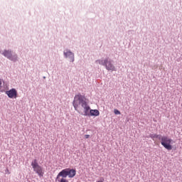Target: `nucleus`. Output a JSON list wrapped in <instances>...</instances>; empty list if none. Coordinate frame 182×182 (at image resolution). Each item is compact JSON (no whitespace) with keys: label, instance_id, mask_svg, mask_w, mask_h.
<instances>
[{"label":"nucleus","instance_id":"1","mask_svg":"<svg viewBox=\"0 0 182 182\" xmlns=\"http://www.w3.org/2000/svg\"><path fill=\"white\" fill-rule=\"evenodd\" d=\"M73 105L75 110L82 116H99L100 114L99 110L90 109V106L86 101V97L81 94H77L74 97Z\"/></svg>","mask_w":182,"mask_h":182},{"label":"nucleus","instance_id":"2","mask_svg":"<svg viewBox=\"0 0 182 182\" xmlns=\"http://www.w3.org/2000/svg\"><path fill=\"white\" fill-rule=\"evenodd\" d=\"M68 176L70 178H73V177L76 176V170L70 168L63 169L57 175V178H59L60 177L66 178Z\"/></svg>","mask_w":182,"mask_h":182},{"label":"nucleus","instance_id":"3","mask_svg":"<svg viewBox=\"0 0 182 182\" xmlns=\"http://www.w3.org/2000/svg\"><path fill=\"white\" fill-rule=\"evenodd\" d=\"M160 140L161 146L166 149V150H173V146L171 145L173 139L167 136H162Z\"/></svg>","mask_w":182,"mask_h":182},{"label":"nucleus","instance_id":"4","mask_svg":"<svg viewBox=\"0 0 182 182\" xmlns=\"http://www.w3.org/2000/svg\"><path fill=\"white\" fill-rule=\"evenodd\" d=\"M32 168H33V171L36 173L40 177H43V168L38 164V161L36 159H34L31 162Z\"/></svg>","mask_w":182,"mask_h":182},{"label":"nucleus","instance_id":"5","mask_svg":"<svg viewBox=\"0 0 182 182\" xmlns=\"http://www.w3.org/2000/svg\"><path fill=\"white\" fill-rule=\"evenodd\" d=\"M96 62L100 65H102V66H105L107 70H112V72L116 70V68L112 64V61H109L108 59H105L104 61L98 60Z\"/></svg>","mask_w":182,"mask_h":182},{"label":"nucleus","instance_id":"6","mask_svg":"<svg viewBox=\"0 0 182 182\" xmlns=\"http://www.w3.org/2000/svg\"><path fill=\"white\" fill-rule=\"evenodd\" d=\"M3 55L4 56H5V58H7V59H9L10 60H18V55L16 54H12V51L11 50H5L3 52Z\"/></svg>","mask_w":182,"mask_h":182},{"label":"nucleus","instance_id":"7","mask_svg":"<svg viewBox=\"0 0 182 182\" xmlns=\"http://www.w3.org/2000/svg\"><path fill=\"white\" fill-rule=\"evenodd\" d=\"M6 94L10 99H16V97H18V92L15 88H12L11 90L6 91Z\"/></svg>","mask_w":182,"mask_h":182},{"label":"nucleus","instance_id":"8","mask_svg":"<svg viewBox=\"0 0 182 182\" xmlns=\"http://www.w3.org/2000/svg\"><path fill=\"white\" fill-rule=\"evenodd\" d=\"M64 55L66 58H70L71 62H73L75 60V55L71 51H64Z\"/></svg>","mask_w":182,"mask_h":182},{"label":"nucleus","instance_id":"9","mask_svg":"<svg viewBox=\"0 0 182 182\" xmlns=\"http://www.w3.org/2000/svg\"><path fill=\"white\" fill-rule=\"evenodd\" d=\"M6 90V87H5V82L4 80L0 79V92H4Z\"/></svg>","mask_w":182,"mask_h":182},{"label":"nucleus","instance_id":"10","mask_svg":"<svg viewBox=\"0 0 182 182\" xmlns=\"http://www.w3.org/2000/svg\"><path fill=\"white\" fill-rule=\"evenodd\" d=\"M57 180H58V182H69V181H68V179H66V177H62L60 178V177L59 178H56Z\"/></svg>","mask_w":182,"mask_h":182},{"label":"nucleus","instance_id":"11","mask_svg":"<svg viewBox=\"0 0 182 182\" xmlns=\"http://www.w3.org/2000/svg\"><path fill=\"white\" fill-rule=\"evenodd\" d=\"M153 139H154H154H159V140H161V137H162V136L161 135H160V134H154V135H153Z\"/></svg>","mask_w":182,"mask_h":182},{"label":"nucleus","instance_id":"12","mask_svg":"<svg viewBox=\"0 0 182 182\" xmlns=\"http://www.w3.org/2000/svg\"><path fill=\"white\" fill-rule=\"evenodd\" d=\"M114 114H120V111H119V109H114Z\"/></svg>","mask_w":182,"mask_h":182},{"label":"nucleus","instance_id":"13","mask_svg":"<svg viewBox=\"0 0 182 182\" xmlns=\"http://www.w3.org/2000/svg\"><path fill=\"white\" fill-rule=\"evenodd\" d=\"M89 137H90V135H89V134H85V139H89Z\"/></svg>","mask_w":182,"mask_h":182},{"label":"nucleus","instance_id":"14","mask_svg":"<svg viewBox=\"0 0 182 182\" xmlns=\"http://www.w3.org/2000/svg\"><path fill=\"white\" fill-rule=\"evenodd\" d=\"M7 171H9V169H7Z\"/></svg>","mask_w":182,"mask_h":182}]
</instances>
